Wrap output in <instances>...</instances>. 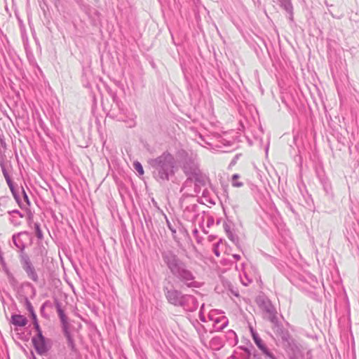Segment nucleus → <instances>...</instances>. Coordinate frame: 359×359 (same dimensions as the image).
Listing matches in <instances>:
<instances>
[{"mask_svg":"<svg viewBox=\"0 0 359 359\" xmlns=\"http://www.w3.org/2000/svg\"><path fill=\"white\" fill-rule=\"evenodd\" d=\"M10 218L9 221L11 224H12L14 226H18L20 224L21 222L20 221L19 218L16 217L15 215H9Z\"/></svg>","mask_w":359,"mask_h":359,"instance_id":"33","label":"nucleus"},{"mask_svg":"<svg viewBox=\"0 0 359 359\" xmlns=\"http://www.w3.org/2000/svg\"><path fill=\"white\" fill-rule=\"evenodd\" d=\"M193 234L195 238L196 239L197 242L201 243V238L198 237V231L196 227L193 230Z\"/></svg>","mask_w":359,"mask_h":359,"instance_id":"45","label":"nucleus"},{"mask_svg":"<svg viewBox=\"0 0 359 359\" xmlns=\"http://www.w3.org/2000/svg\"><path fill=\"white\" fill-rule=\"evenodd\" d=\"M13 202L8 196H0V217H2L8 210H10Z\"/></svg>","mask_w":359,"mask_h":359,"instance_id":"14","label":"nucleus"},{"mask_svg":"<svg viewBox=\"0 0 359 359\" xmlns=\"http://www.w3.org/2000/svg\"><path fill=\"white\" fill-rule=\"evenodd\" d=\"M148 163L152 170L153 177L161 184L169 181L175 175L176 160L168 151L156 158L149 159Z\"/></svg>","mask_w":359,"mask_h":359,"instance_id":"2","label":"nucleus"},{"mask_svg":"<svg viewBox=\"0 0 359 359\" xmlns=\"http://www.w3.org/2000/svg\"><path fill=\"white\" fill-rule=\"evenodd\" d=\"M8 215H18V217L20 218H23L24 217V215L20 212L18 210H8Z\"/></svg>","mask_w":359,"mask_h":359,"instance_id":"37","label":"nucleus"},{"mask_svg":"<svg viewBox=\"0 0 359 359\" xmlns=\"http://www.w3.org/2000/svg\"><path fill=\"white\" fill-rule=\"evenodd\" d=\"M25 285H26L27 286L31 287L32 288V290H33V293H34V294H35V289H34V287L32 286V283H29V282H26V283H25Z\"/></svg>","mask_w":359,"mask_h":359,"instance_id":"49","label":"nucleus"},{"mask_svg":"<svg viewBox=\"0 0 359 359\" xmlns=\"http://www.w3.org/2000/svg\"><path fill=\"white\" fill-rule=\"evenodd\" d=\"M77 3L82 7V9L87 13L89 14L90 6L83 4L82 0H77Z\"/></svg>","mask_w":359,"mask_h":359,"instance_id":"36","label":"nucleus"},{"mask_svg":"<svg viewBox=\"0 0 359 359\" xmlns=\"http://www.w3.org/2000/svg\"><path fill=\"white\" fill-rule=\"evenodd\" d=\"M250 358H248L247 356H244L242 359H250Z\"/></svg>","mask_w":359,"mask_h":359,"instance_id":"57","label":"nucleus"},{"mask_svg":"<svg viewBox=\"0 0 359 359\" xmlns=\"http://www.w3.org/2000/svg\"><path fill=\"white\" fill-rule=\"evenodd\" d=\"M67 341L68 347L71 349V351L72 352L76 353L77 352V348L76 347V345H75L74 340L73 337H71L69 338H67Z\"/></svg>","mask_w":359,"mask_h":359,"instance_id":"29","label":"nucleus"},{"mask_svg":"<svg viewBox=\"0 0 359 359\" xmlns=\"http://www.w3.org/2000/svg\"><path fill=\"white\" fill-rule=\"evenodd\" d=\"M280 6L283 8L288 14L290 21H293V6L291 0H278Z\"/></svg>","mask_w":359,"mask_h":359,"instance_id":"15","label":"nucleus"},{"mask_svg":"<svg viewBox=\"0 0 359 359\" xmlns=\"http://www.w3.org/2000/svg\"><path fill=\"white\" fill-rule=\"evenodd\" d=\"M113 102L111 109L107 114V116L117 121H122L126 123L127 127L133 128L136 125V115L128 111L123 103L116 96H113Z\"/></svg>","mask_w":359,"mask_h":359,"instance_id":"4","label":"nucleus"},{"mask_svg":"<svg viewBox=\"0 0 359 359\" xmlns=\"http://www.w3.org/2000/svg\"><path fill=\"white\" fill-rule=\"evenodd\" d=\"M251 334L252 339L255 344L257 345V346L261 351H263L267 346L264 343L262 339L260 338L258 333L256 331H255L252 328H251Z\"/></svg>","mask_w":359,"mask_h":359,"instance_id":"19","label":"nucleus"},{"mask_svg":"<svg viewBox=\"0 0 359 359\" xmlns=\"http://www.w3.org/2000/svg\"><path fill=\"white\" fill-rule=\"evenodd\" d=\"M54 304L57 310V313L58 314V316L60 318L61 323H65L68 322V319L67 316L65 313L64 310L62 309L61 303L60 301L57 299L54 300Z\"/></svg>","mask_w":359,"mask_h":359,"instance_id":"20","label":"nucleus"},{"mask_svg":"<svg viewBox=\"0 0 359 359\" xmlns=\"http://www.w3.org/2000/svg\"><path fill=\"white\" fill-rule=\"evenodd\" d=\"M6 183H7V184H8V187H11L12 185H13V184H15V183L13 182V180H12V179H11V177H10V178H8V179L6 180Z\"/></svg>","mask_w":359,"mask_h":359,"instance_id":"47","label":"nucleus"},{"mask_svg":"<svg viewBox=\"0 0 359 359\" xmlns=\"http://www.w3.org/2000/svg\"><path fill=\"white\" fill-rule=\"evenodd\" d=\"M133 166L140 175H142L144 174L143 167L139 161H135L133 163Z\"/></svg>","mask_w":359,"mask_h":359,"instance_id":"30","label":"nucleus"},{"mask_svg":"<svg viewBox=\"0 0 359 359\" xmlns=\"http://www.w3.org/2000/svg\"><path fill=\"white\" fill-rule=\"evenodd\" d=\"M29 313L30 317H31L32 320H34V319L37 318L34 310L32 311H30Z\"/></svg>","mask_w":359,"mask_h":359,"instance_id":"46","label":"nucleus"},{"mask_svg":"<svg viewBox=\"0 0 359 359\" xmlns=\"http://www.w3.org/2000/svg\"><path fill=\"white\" fill-rule=\"evenodd\" d=\"M253 356H254V358H255V359H261V358L257 355V354H256V353H254V354H253Z\"/></svg>","mask_w":359,"mask_h":359,"instance_id":"53","label":"nucleus"},{"mask_svg":"<svg viewBox=\"0 0 359 359\" xmlns=\"http://www.w3.org/2000/svg\"><path fill=\"white\" fill-rule=\"evenodd\" d=\"M27 319L20 314H13L11 316V323L15 326L24 327L27 324Z\"/></svg>","mask_w":359,"mask_h":359,"instance_id":"17","label":"nucleus"},{"mask_svg":"<svg viewBox=\"0 0 359 359\" xmlns=\"http://www.w3.org/2000/svg\"><path fill=\"white\" fill-rule=\"evenodd\" d=\"M204 307V304H202L201 306V310H200V312H199V318L200 320L202 321V322H205V316L203 313V309Z\"/></svg>","mask_w":359,"mask_h":359,"instance_id":"44","label":"nucleus"},{"mask_svg":"<svg viewBox=\"0 0 359 359\" xmlns=\"http://www.w3.org/2000/svg\"><path fill=\"white\" fill-rule=\"evenodd\" d=\"M168 226H169L170 229L172 232H175V230L172 229V227H170V224H169V222H168Z\"/></svg>","mask_w":359,"mask_h":359,"instance_id":"55","label":"nucleus"},{"mask_svg":"<svg viewBox=\"0 0 359 359\" xmlns=\"http://www.w3.org/2000/svg\"><path fill=\"white\" fill-rule=\"evenodd\" d=\"M0 165H1L2 173L4 175V177L5 180H7V179L10 178L11 176H10L8 172L7 171V170H6L5 165H4V163H1Z\"/></svg>","mask_w":359,"mask_h":359,"instance_id":"35","label":"nucleus"},{"mask_svg":"<svg viewBox=\"0 0 359 359\" xmlns=\"http://www.w3.org/2000/svg\"><path fill=\"white\" fill-rule=\"evenodd\" d=\"M219 245V242L213 244L212 251H213L214 254L217 257H219V255H220V252H219V249H218Z\"/></svg>","mask_w":359,"mask_h":359,"instance_id":"39","label":"nucleus"},{"mask_svg":"<svg viewBox=\"0 0 359 359\" xmlns=\"http://www.w3.org/2000/svg\"><path fill=\"white\" fill-rule=\"evenodd\" d=\"M261 306L263 311L269 315L268 319L270 322L274 321V320L278 318L276 308L271 304L270 300H263Z\"/></svg>","mask_w":359,"mask_h":359,"instance_id":"12","label":"nucleus"},{"mask_svg":"<svg viewBox=\"0 0 359 359\" xmlns=\"http://www.w3.org/2000/svg\"><path fill=\"white\" fill-rule=\"evenodd\" d=\"M20 263L27 276L33 282L38 283L39 275L28 254L19 255Z\"/></svg>","mask_w":359,"mask_h":359,"instance_id":"6","label":"nucleus"},{"mask_svg":"<svg viewBox=\"0 0 359 359\" xmlns=\"http://www.w3.org/2000/svg\"><path fill=\"white\" fill-rule=\"evenodd\" d=\"M180 205L183 209V217L185 219L192 222H195L198 220V222H201L199 217L201 213H204V211L200 210L199 205L195 202V199L194 198H181Z\"/></svg>","mask_w":359,"mask_h":359,"instance_id":"5","label":"nucleus"},{"mask_svg":"<svg viewBox=\"0 0 359 359\" xmlns=\"http://www.w3.org/2000/svg\"><path fill=\"white\" fill-rule=\"evenodd\" d=\"M32 322H33L34 326L36 325V324H39L37 318H36L34 320H32Z\"/></svg>","mask_w":359,"mask_h":359,"instance_id":"52","label":"nucleus"},{"mask_svg":"<svg viewBox=\"0 0 359 359\" xmlns=\"http://www.w3.org/2000/svg\"><path fill=\"white\" fill-rule=\"evenodd\" d=\"M194 178L195 192L201 191V187L206 184L207 177L201 171L191 176Z\"/></svg>","mask_w":359,"mask_h":359,"instance_id":"13","label":"nucleus"},{"mask_svg":"<svg viewBox=\"0 0 359 359\" xmlns=\"http://www.w3.org/2000/svg\"><path fill=\"white\" fill-rule=\"evenodd\" d=\"M262 352L265 359H281L280 356L276 355L272 351H271L268 347H266Z\"/></svg>","mask_w":359,"mask_h":359,"instance_id":"23","label":"nucleus"},{"mask_svg":"<svg viewBox=\"0 0 359 359\" xmlns=\"http://www.w3.org/2000/svg\"><path fill=\"white\" fill-rule=\"evenodd\" d=\"M7 277L10 285L13 287H15L18 285V280L14 277L12 273L9 270H7Z\"/></svg>","mask_w":359,"mask_h":359,"instance_id":"25","label":"nucleus"},{"mask_svg":"<svg viewBox=\"0 0 359 359\" xmlns=\"http://www.w3.org/2000/svg\"><path fill=\"white\" fill-rule=\"evenodd\" d=\"M161 257L170 273L183 285L187 287H200L193 272L175 252L171 250H164L161 252Z\"/></svg>","mask_w":359,"mask_h":359,"instance_id":"1","label":"nucleus"},{"mask_svg":"<svg viewBox=\"0 0 359 359\" xmlns=\"http://www.w3.org/2000/svg\"><path fill=\"white\" fill-rule=\"evenodd\" d=\"M198 306L197 299L191 294H184L178 307L182 308L187 312H194Z\"/></svg>","mask_w":359,"mask_h":359,"instance_id":"10","label":"nucleus"},{"mask_svg":"<svg viewBox=\"0 0 359 359\" xmlns=\"http://www.w3.org/2000/svg\"><path fill=\"white\" fill-rule=\"evenodd\" d=\"M22 234V233H19L18 234H14L13 236V242L14 245L16 246V248L19 250L20 255L27 254L25 252V244L20 238V236Z\"/></svg>","mask_w":359,"mask_h":359,"instance_id":"16","label":"nucleus"},{"mask_svg":"<svg viewBox=\"0 0 359 359\" xmlns=\"http://www.w3.org/2000/svg\"><path fill=\"white\" fill-rule=\"evenodd\" d=\"M48 302H46L41 307V311H43L45 309L46 305L47 304Z\"/></svg>","mask_w":359,"mask_h":359,"instance_id":"51","label":"nucleus"},{"mask_svg":"<svg viewBox=\"0 0 359 359\" xmlns=\"http://www.w3.org/2000/svg\"><path fill=\"white\" fill-rule=\"evenodd\" d=\"M61 325H62V332H63L65 337H66V339L72 337L71 334L70 330H69V323L67 322L65 323H61Z\"/></svg>","mask_w":359,"mask_h":359,"instance_id":"26","label":"nucleus"},{"mask_svg":"<svg viewBox=\"0 0 359 359\" xmlns=\"http://www.w3.org/2000/svg\"><path fill=\"white\" fill-rule=\"evenodd\" d=\"M21 193H22V195L23 197V201L25 203V205L26 207L25 209H27V207L30 206L31 202H30L29 197L24 189H21Z\"/></svg>","mask_w":359,"mask_h":359,"instance_id":"32","label":"nucleus"},{"mask_svg":"<svg viewBox=\"0 0 359 359\" xmlns=\"http://www.w3.org/2000/svg\"><path fill=\"white\" fill-rule=\"evenodd\" d=\"M196 323L198 325L203 327L201 325L199 324L198 321L196 320Z\"/></svg>","mask_w":359,"mask_h":359,"instance_id":"56","label":"nucleus"},{"mask_svg":"<svg viewBox=\"0 0 359 359\" xmlns=\"http://www.w3.org/2000/svg\"><path fill=\"white\" fill-rule=\"evenodd\" d=\"M23 301H24V306H25V308L28 311V312H30V311L34 310V307H33L32 303L30 302V301L29 300L28 297H24Z\"/></svg>","mask_w":359,"mask_h":359,"instance_id":"31","label":"nucleus"},{"mask_svg":"<svg viewBox=\"0 0 359 359\" xmlns=\"http://www.w3.org/2000/svg\"><path fill=\"white\" fill-rule=\"evenodd\" d=\"M3 269H4V271H5V273L7 274V270H8L7 266L6 265V267L3 266Z\"/></svg>","mask_w":359,"mask_h":359,"instance_id":"54","label":"nucleus"},{"mask_svg":"<svg viewBox=\"0 0 359 359\" xmlns=\"http://www.w3.org/2000/svg\"><path fill=\"white\" fill-rule=\"evenodd\" d=\"M34 231L37 238L40 241H42L43 238V235L39 223H34Z\"/></svg>","mask_w":359,"mask_h":359,"instance_id":"28","label":"nucleus"},{"mask_svg":"<svg viewBox=\"0 0 359 359\" xmlns=\"http://www.w3.org/2000/svg\"><path fill=\"white\" fill-rule=\"evenodd\" d=\"M34 330L36 332V335H34V337H39V336H42L43 335V332H42V330H41V329L40 327L39 324H36V325H34Z\"/></svg>","mask_w":359,"mask_h":359,"instance_id":"40","label":"nucleus"},{"mask_svg":"<svg viewBox=\"0 0 359 359\" xmlns=\"http://www.w3.org/2000/svg\"><path fill=\"white\" fill-rule=\"evenodd\" d=\"M32 342L36 353L41 355L46 354L51 348L50 340L46 339L43 335L33 337Z\"/></svg>","mask_w":359,"mask_h":359,"instance_id":"8","label":"nucleus"},{"mask_svg":"<svg viewBox=\"0 0 359 359\" xmlns=\"http://www.w3.org/2000/svg\"><path fill=\"white\" fill-rule=\"evenodd\" d=\"M8 215H18V217L20 218H23L24 217V215L20 212L18 210H8Z\"/></svg>","mask_w":359,"mask_h":359,"instance_id":"38","label":"nucleus"},{"mask_svg":"<svg viewBox=\"0 0 359 359\" xmlns=\"http://www.w3.org/2000/svg\"><path fill=\"white\" fill-rule=\"evenodd\" d=\"M226 337L227 341L231 344H236L238 342L237 335H236V332L232 330H229L226 332Z\"/></svg>","mask_w":359,"mask_h":359,"instance_id":"21","label":"nucleus"},{"mask_svg":"<svg viewBox=\"0 0 359 359\" xmlns=\"http://www.w3.org/2000/svg\"><path fill=\"white\" fill-rule=\"evenodd\" d=\"M231 358H232V359H236V356L232 355V356H231Z\"/></svg>","mask_w":359,"mask_h":359,"instance_id":"58","label":"nucleus"},{"mask_svg":"<svg viewBox=\"0 0 359 359\" xmlns=\"http://www.w3.org/2000/svg\"><path fill=\"white\" fill-rule=\"evenodd\" d=\"M228 238L236 245L238 244L239 238L237 235L232 233L227 227H225Z\"/></svg>","mask_w":359,"mask_h":359,"instance_id":"24","label":"nucleus"},{"mask_svg":"<svg viewBox=\"0 0 359 359\" xmlns=\"http://www.w3.org/2000/svg\"><path fill=\"white\" fill-rule=\"evenodd\" d=\"M20 194H22L21 190H16V192H15V194H13L12 195L15 202L18 203V205L20 206L21 209L26 208L25 203L22 201Z\"/></svg>","mask_w":359,"mask_h":359,"instance_id":"22","label":"nucleus"},{"mask_svg":"<svg viewBox=\"0 0 359 359\" xmlns=\"http://www.w3.org/2000/svg\"><path fill=\"white\" fill-rule=\"evenodd\" d=\"M227 286L229 290L231 292L232 294H233L236 297L238 296V291L236 287H234L230 283H227Z\"/></svg>","mask_w":359,"mask_h":359,"instance_id":"34","label":"nucleus"},{"mask_svg":"<svg viewBox=\"0 0 359 359\" xmlns=\"http://www.w3.org/2000/svg\"><path fill=\"white\" fill-rule=\"evenodd\" d=\"M187 179L183 183L180 192L182 193V198H191L196 196L198 192H195L194 178L187 176Z\"/></svg>","mask_w":359,"mask_h":359,"instance_id":"11","label":"nucleus"},{"mask_svg":"<svg viewBox=\"0 0 359 359\" xmlns=\"http://www.w3.org/2000/svg\"><path fill=\"white\" fill-rule=\"evenodd\" d=\"M232 256L236 260H239L241 259V256L239 255L234 254Z\"/></svg>","mask_w":359,"mask_h":359,"instance_id":"50","label":"nucleus"},{"mask_svg":"<svg viewBox=\"0 0 359 359\" xmlns=\"http://www.w3.org/2000/svg\"><path fill=\"white\" fill-rule=\"evenodd\" d=\"M239 348L245 352V356L250 358L252 353L249 348L245 347V346H240Z\"/></svg>","mask_w":359,"mask_h":359,"instance_id":"41","label":"nucleus"},{"mask_svg":"<svg viewBox=\"0 0 359 359\" xmlns=\"http://www.w3.org/2000/svg\"><path fill=\"white\" fill-rule=\"evenodd\" d=\"M210 343L213 346L221 345L222 344L221 339H220L219 337H214V338H212V339L211 340Z\"/></svg>","mask_w":359,"mask_h":359,"instance_id":"43","label":"nucleus"},{"mask_svg":"<svg viewBox=\"0 0 359 359\" xmlns=\"http://www.w3.org/2000/svg\"><path fill=\"white\" fill-rule=\"evenodd\" d=\"M228 323V319L225 316H222L216 318L214 320L213 325L215 330L217 332L222 330L224 327L227 326Z\"/></svg>","mask_w":359,"mask_h":359,"instance_id":"18","label":"nucleus"},{"mask_svg":"<svg viewBox=\"0 0 359 359\" xmlns=\"http://www.w3.org/2000/svg\"><path fill=\"white\" fill-rule=\"evenodd\" d=\"M163 290L168 302L175 306H178L184 294L173 287H164Z\"/></svg>","mask_w":359,"mask_h":359,"instance_id":"9","label":"nucleus"},{"mask_svg":"<svg viewBox=\"0 0 359 359\" xmlns=\"http://www.w3.org/2000/svg\"><path fill=\"white\" fill-rule=\"evenodd\" d=\"M182 169L186 176L192 175L201 171L199 168V164L196 157L187 155L182 161Z\"/></svg>","mask_w":359,"mask_h":359,"instance_id":"7","label":"nucleus"},{"mask_svg":"<svg viewBox=\"0 0 359 359\" xmlns=\"http://www.w3.org/2000/svg\"><path fill=\"white\" fill-rule=\"evenodd\" d=\"M271 323H272V330L277 337L280 338L283 348L292 355L293 358L296 359L299 352V348L289 331L284 327L278 318Z\"/></svg>","mask_w":359,"mask_h":359,"instance_id":"3","label":"nucleus"},{"mask_svg":"<svg viewBox=\"0 0 359 359\" xmlns=\"http://www.w3.org/2000/svg\"><path fill=\"white\" fill-rule=\"evenodd\" d=\"M10 190H11V194H15V192H16V190H21V189H24L22 186L21 187H18V185H15V184L13 185H12L11 187H9Z\"/></svg>","mask_w":359,"mask_h":359,"instance_id":"42","label":"nucleus"},{"mask_svg":"<svg viewBox=\"0 0 359 359\" xmlns=\"http://www.w3.org/2000/svg\"><path fill=\"white\" fill-rule=\"evenodd\" d=\"M240 175L238 174H234L232 175L231 183L233 187H241L243 185V182L238 181Z\"/></svg>","mask_w":359,"mask_h":359,"instance_id":"27","label":"nucleus"},{"mask_svg":"<svg viewBox=\"0 0 359 359\" xmlns=\"http://www.w3.org/2000/svg\"><path fill=\"white\" fill-rule=\"evenodd\" d=\"M0 263L2 265V266H5L6 267V262L4 261V259L3 257V256L0 254Z\"/></svg>","mask_w":359,"mask_h":359,"instance_id":"48","label":"nucleus"}]
</instances>
